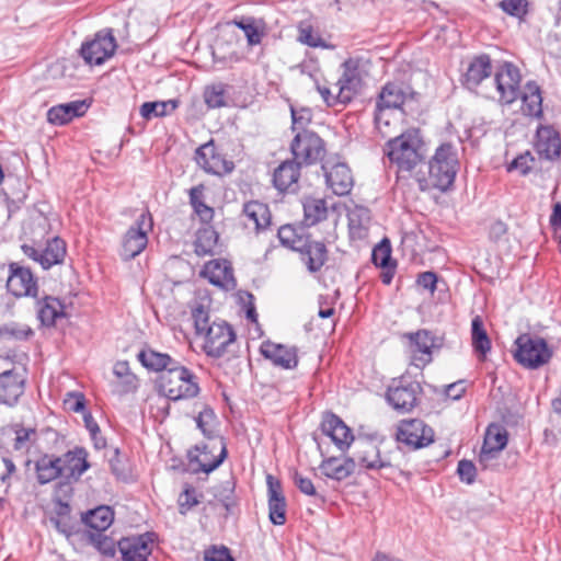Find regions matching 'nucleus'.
<instances>
[{"label":"nucleus","mask_w":561,"mask_h":561,"mask_svg":"<svg viewBox=\"0 0 561 561\" xmlns=\"http://www.w3.org/2000/svg\"><path fill=\"white\" fill-rule=\"evenodd\" d=\"M516 360L527 368H538L549 362L552 350L539 336L523 334L516 340Z\"/></svg>","instance_id":"7"},{"label":"nucleus","mask_w":561,"mask_h":561,"mask_svg":"<svg viewBox=\"0 0 561 561\" xmlns=\"http://www.w3.org/2000/svg\"><path fill=\"white\" fill-rule=\"evenodd\" d=\"M311 117L309 108L295 110L291 107L293 129L295 131L306 130L305 126L311 122Z\"/></svg>","instance_id":"58"},{"label":"nucleus","mask_w":561,"mask_h":561,"mask_svg":"<svg viewBox=\"0 0 561 561\" xmlns=\"http://www.w3.org/2000/svg\"><path fill=\"white\" fill-rule=\"evenodd\" d=\"M178 106V102L174 100L169 101H156L145 102L140 106V115L145 119H151L153 117H162L172 113Z\"/></svg>","instance_id":"45"},{"label":"nucleus","mask_w":561,"mask_h":561,"mask_svg":"<svg viewBox=\"0 0 561 561\" xmlns=\"http://www.w3.org/2000/svg\"><path fill=\"white\" fill-rule=\"evenodd\" d=\"M194 244L198 256L214 255L218 247V233L211 227L202 228L196 233Z\"/></svg>","instance_id":"40"},{"label":"nucleus","mask_w":561,"mask_h":561,"mask_svg":"<svg viewBox=\"0 0 561 561\" xmlns=\"http://www.w3.org/2000/svg\"><path fill=\"white\" fill-rule=\"evenodd\" d=\"M65 316V306L58 298L46 296L37 301V317L42 324L54 325L57 319Z\"/></svg>","instance_id":"31"},{"label":"nucleus","mask_w":561,"mask_h":561,"mask_svg":"<svg viewBox=\"0 0 561 561\" xmlns=\"http://www.w3.org/2000/svg\"><path fill=\"white\" fill-rule=\"evenodd\" d=\"M35 439L36 431L34 428L19 427L15 430L14 449L27 450Z\"/></svg>","instance_id":"52"},{"label":"nucleus","mask_w":561,"mask_h":561,"mask_svg":"<svg viewBox=\"0 0 561 561\" xmlns=\"http://www.w3.org/2000/svg\"><path fill=\"white\" fill-rule=\"evenodd\" d=\"M199 388H158L159 397L168 401H180L184 399H191L198 396Z\"/></svg>","instance_id":"50"},{"label":"nucleus","mask_w":561,"mask_h":561,"mask_svg":"<svg viewBox=\"0 0 561 561\" xmlns=\"http://www.w3.org/2000/svg\"><path fill=\"white\" fill-rule=\"evenodd\" d=\"M295 485L299 489V491L306 495L312 496L317 494L316 488L312 481L300 474L299 472H295L293 476Z\"/></svg>","instance_id":"63"},{"label":"nucleus","mask_w":561,"mask_h":561,"mask_svg":"<svg viewBox=\"0 0 561 561\" xmlns=\"http://www.w3.org/2000/svg\"><path fill=\"white\" fill-rule=\"evenodd\" d=\"M405 99L407 91L401 84L387 83L379 94L377 108L398 110L403 105Z\"/></svg>","instance_id":"38"},{"label":"nucleus","mask_w":561,"mask_h":561,"mask_svg":"<svg viewBox=\"0 0 561 561\" xmlns=\"http://www.w3.org/2000/svg\"><path fill=\"white\" fill-rule=\"evenodd\" d=\"M386 400L400 413L410 412L419 401L416 388H388Z\"/></svg>","instance_id":"28"},{"label":"nucleus","mask_w":561,"mask_h":561,"mask_svg":"<svg viewBox=\"0 0 561 561\" xmlns=\"http://www.w3.org/2000/svg\"><path fill=\"white\" fill-rule=\"evenodd\" d=\"M321 430L341 451L346 450L354 440L351 428L333 413L323 416Z\"/></svg>","instance_id":"18"},{"label":"nucleus","mask_w":561,"mask_h":561,"mask_svg":"<svg viewBox=\"0 0 561 561\" xmlns=\"http://www.w3.org/2000/svg\"><path fill=\"white\" fill-rule=\"evenodd\" d=\"M373 262L376 266L389 267L391 261V249L388 241H382L373 250Z\"/></svg>","instance_id":"53"},{"label":"nucleus","mask_w":561,"mask_h":561,"mask_svg":"<svg viewBox=\"0 0 561 561\" xmlns=\"http://www.w3.org/2000/svg\"><path fill=\"white\" fill-rule=\"evenodd\" d=\"M278 239L282 244L295 251H302V247L307 242L301 236L297 234L296 229L290 225L279 228Z\"/></svg>","instance_id":"49"},{"label":"nucleus","mask_w":561,"mask_h":561,"mask_svg":"<svg viewBox=\"0 0 561 561\" xmlns=\"http://www.w3.org/2000/svg\"><path fill=\"white\" fill-rule=\"evenodd\" d=\"M60 461L61 460L59 457H54L49 455L41 457L35 463L37 481L41 484H46L59 477L62 478V469Z\"/></svg>","instance_id":"37"},{"label":"nucleus","mask_w":561,"mask_h":561,"mask_svg":"<svg viewBox=\"0 0 561 561\" xmlns=\"http://www.w3.org/2000/svg\"><path fill=\"white\" fill-rule=\"evenodd\" d=\"M298 42L313 48H333L332 45L327 44V42L321 37V35L313 30V27L306 23L301 22L298 25Z\"/></svg>","instance_id":"47"},{"label":"nucleus","mask_w":561,"mask_h":561,"mask_svg":"<svg viewBox=\"0 0 561 561\" xmlns=\"http://www.w3.org/2000/svg\"><path fill=\"white\" fill-rule=\"evenodd\" d=\"M193 320L202 348L210 357L222 356L236 340L231 327L225 321L210 322L209 313L203 306L193 310Z\"/></svg>","instance_id":"1"},{"label":"nucleus","mask_w":561,"mask_h":561,"mask_svg":"<svg viewBox=\"0 0 561 561\" xmlns=\"http://www.w3.org/2000/svg\"><path fill=\"white\" fill-rule=\"evenodd\" d=\"M471 339H472V346L474 351L482 357L485 356V354L491 348V341L486 334L485 329L483 328V321L481 317L476 316L472 319L471 322Z\"/></svg>","instance_id":"44"},{"label":"nucleus","mask_w":561,"mask_h":561,"mask_svg":"<svg viewBox=\"0 0 561 561\" xmlns=\"http://www.w3.org/2000/svg\"><path fill=\"white\" fill-rule=\"evenodd\" d=\"M409 340V350L412 355V365L407 375L401 377L404 386H421L423 380L422 368L432 360V350L435 339L427 330H419L404 334Z\"/></svg>","instance_id":"5"},{"label":"nucleus","mask_w":561,"mask_h":561,"mask_svg":"<svg viewBox=\"0 0 561 561\" xmlns=\"http://www.w3.org/2000/svg\"><path fill=\"white\" fill-rule=\"evenodd\" d=\"M266 484L270 520L274 525H284L286 523V500L283 494L282 484L272 474H267Z\"/></svg>","instance_id":"19"},{"label":"nucleus","mask_w":561,"mask_h":561,"mask_svg":"<svg viewBox=\"0 0 561 561\" xmlns=\"http://www.w3.org/2000/svg\"><path fill=\"white\" fill-rule=\"evenodd\" d=\"M396 438L413 448H422L434 442V431L422 420H403L398 425Z\"/></svg>","instance_id":"12"},{"label":"nucleus","mask_w":561,"mask_h":561,"mask_svg":"<svg viewBox=\"0 0 561 561\" xmlns=\"http://www.w3.org/2000/svg\"><path fill=\"white\" fill-rule=\"evenodd\" d=\"M348 229L352 239L362 240L368 234L370 213L367 208L355 206L347 214Z\"/></svg>","instance_id":"32"},{"label":"nucleus","mask_w":561,"mask_h":561,"mask_svg":"<svg viewBox=\"0 0 561 561\" xmlns=\"http://www.w3.org/2000/svg\"><path fill=\"white\" fill-rule=\"evenodd\" d=\"M363 87L362 71L358 61L347 59L342 65V73L339 80L331 87L318 85L317 90L323 101L333 106L337 103L346 104L359 94Z\"/></svg>","instance_id":"4"},{"label":"nucleus","mask_w":561,"mask_h":561,"mask_svg":"<svg viewBox=\"0 0 561 561\" xmlns=\"http://www.w3.org/2000/svg\"><path fill=\"white\" fill-rule=\"evenodd\" d=\"M205 561H236L227 547H216L213 546L205 550L204 552Z\"/></svg>","instance_id":"60"},{"label":"nucleus","mask_w":561,"mask_h":561,"mask_svg":"<svg viewBox=\"0 0 561 561\" xmlns=\"http://www.w3.org/2000/svg\"><path fill=\"white\" fill-rule=\"evenodd\" d=\"M195 160L205 172L210 174L224 175L233 170V163L217 152L213 141L202 145L196 150Z\"/></svg>","instance_id":"16"},{"label":"nucleus","mask_w":561,"mask_h":561,"mask_svg":"<svg viewBox=\"0 0 561 561\" xmlns=\"http://www.w3.org/2000/svg\"><path fill=\"white\" fill-rule=\"evenodd\" d=\"M24 383L23 375L15 368L0 374V386H24Z\"/></svg>","instance_id":"62"},{"label":"nucleus","mask_w":561,"mask_h":561,"mask_svg":"<svg viewBox=\"0 0 561 561\" xmlns=\"http://www.w3.org/2000/svg\"><path fill=\"white\" fill-rule=\"evenodd\" d=\"M458 170L457 149L449 142L442 144L428 161V176L417 179L420 187L446 192L454 184Z\"/></svg>","instance_id":"3"},{"label":"nucleus","mask_w":561,"mask_h":561,"mask_svg":"<svg viewBox=\"0 0 561 561\" xmlns=\"http://www.w3.org/2000/svg\"><path fill=\"white\" fill-rule=\"evenodd\" d=\"M95 548L106 557H114L116 552V543L115 541L103 535H99L93 539Z\"/></svg>","instance_id":"61"},{"label":"nucleus","mask_w":561,"mask_h":561,"mask_svg":"<svg viewBox=\"0 0 561 561\" xmlns=\"http://www.w3.org/2000/svg\"><path fill=\"white\" fill-rule=\"evenodd\" d=\"M199 503L196 491L193 488H186L179 496V507L181 514H186L192 507Z\"/></svg>","instance_id":"57"},{"label":"nucleus","mask_w":561,"mask_h":561,"mask_svg":"<svg viewBox=\"0 0 561 561\" xmlns=\"http://www.w3.org/2000/svg\"><path fill=\"white\" fill-rule=\"evenodd\" d=\"M66 254L65 242L59 238H53L47 242L46 248L41 250L39 263L44 268L62 261Z\"/></svg>","instance_id":"43"},{"label":"nucleus","mask_w":561,"mask_h":561,"mask_svg":"<svg viewBox=\"0 0 561 561\" xmlns=\"http://www.w3.org/2000/svg\"><path fill=\"white\" fill-rule=\"evenodd\" d=\"M385 153L398 172L404 176L420 165L424 158V144L417 129H409L405 133L390 139L385 147Z\"/></svg>","instance_id":"2"},{"label":"nucleus","mask_w":561,"mask_h":561,"mask_svg":"<svg viewBox=\"0 0 561 561\" xmlns=\"http://www.w3.org/2000/svg\"><path fill=\"white\" fill-rule=\"evenodd\" d=\"M190 204L195 214L204 222H209L214 217V209L205 204V186L203 184L192 187L188 192Z\"/></svg>","instance_id":"42"},{"label":"nucleus","mask_w":561,"mask_h":561,"mask_svg":"<svg viewBox=\"0 0 561 561\" xmlns=\"http://www.w3.org/2000/svg\"><path fill=\"white\" fill-rule=\"evenodd\" d=\"M201 276L222 289L230 290L236 287V279L230 263L226 260H211L201 271Z\"/></svg>","instance_id":"17"},{"label":"nucleus","mask_w":561,"mask_h":561,"mask_svg":"<svg viewBox=\"0 0 561 561\" xmlns=\"http://www.w3.org/2000/svg\"><path fill=\"white\" fill-rule=\"evenodd\" d=\"M152 226L151 215L149 213H141L123 237L121 250L123 260H131L146 249L148 233L152 230Z\"/></svg>","instance_id":"8"},{"label":"nucleus","mask_w":561,"mask_h":561,"mask_svg":"<svg viewBox=\"0 0 561 561\" xmlns=\"http://www.w3.org/2000/svg\"><path fill=\"white\" fill-rule=\"evenodd\" d=\"M198 455H190L191 462H196L198 468L196 472L209 473L217 469L227 457V446L222 437L211 440L209 444H205L202 447H196Z\"/></svg>","instance_id":"13"},{"label":"nucleus","mask_w":561,"mask_h":561,"mask_svg":"<svg viewBox=\"0 0 561 561\" xmlns=\"http://www.w3.org/2000/svg\"><path fill=\"white\" fill-rule=\"evenodd\" d=\"M261 351L265 358L285 369L294 368L298 363L297 350L295 347L265 343L262 345Z\"/></svg>","instance_id":"23"},{"label":"nucleus","mask_w":561,"mask_h":561,"mask_svg":"<svg viewBox=\"0 0 561 561\" xmlns=\"http://www.w3.org/2000/svg\"><path fill=\"white\" fill-rule=\"evenodd\" d=\"M535 159L529 152H525L516 157L508 165V171L516 170L522 175H526L534 165Z\"/></svg>","instance_id":"56"},{"label":"nucleus","mask_w":561,"mask_h":561,"mask_svg":"<svg viewBox=\"0 0 561 561\" xmlns=\"http://www.w3.org/2000/svg\"><path fill=\"white\" fill-rule=\"evenodd\" d=\"M204 99L209 107L217 108L226 105V92L221 84L207 87Z\"/></svg>","instance_id":"51"},{"label":"nucleus","mask_w":561,"mask_h":561,"mask_svg":"<svg viewBox=\"0 0 561 561\" xmlns=\"http://www.w3.org/2000/svg\"><path fill=\"white\" fill-rule=\"evenodd\" d=\"M60 458L62 478L67 481H77L90 468L88 451L83 447L68 450Z\"/></svg>","instance_id":"20"},{"label":"nucleus","mask_w":561,"mask_h":561,"mask_svg":"<svg viewBox=\"0 0 561 561\" xmlns=\"http://www.w3.org/2000/svg\"><path fill=\"white\" fill-rule=\"evenodd\" d=\"M301 260L306 264L309 272H318L327 261V248L322 242H306L302 247Z\"/></svg>","instance_id":"33"},{"label":"nucleus","mask_w":561,"mask_h":561,"mask_svg":"<svg viewBox=\"0 0 561 561\" xmlns=\"http://www.w3.org/2000/svg\"><path fill=\"white\" fill-rule=\"evenodd\" d=\"M113 371L117 377L123 378V383L131 385L135 380V376L129 373V365L127 362H117Z\"/></svg>","instance_id":"64"},{"label":"nucleus","mask_w":561,"mask_h":561,"mask_svg":"<svg viewBox=\"0 0 561 561\" xmlns=\"http://www.w3.org/2000/svg\"><path fill=\"white\" fill-rule=\"evenodd\" d=\"M522 76L519 69L511 64L504 62L494 73V82L499 93V101L503 104H511L520 94Z\"/></svg>","instance_id":"9"},{"label":"nucleus","mask_w":561,"mask_h":561,"mask_svg":"<svg viewBox=\"0 0 561 561\" xmlns=\"http://www.w3.org/2000/svg\"><path fill=\"white\" fill-rule=\"evenodd\" d=\"M522 112L525 115L539 117L542 113V98L539 87L535 82H528L520 91Z\"/></svg>","instance_id":"36"},{"label":"nucleus","mask_w":561,"mask_h":561,"mask_svg":"<svg viewBox=\"0 0 561 561\" xmlns=\"http://www.w3.org/2000/svg\"><path fill=\"white\" fill-rule=\"evenodd\" d=\"M50 524L56 528V530L69 538L76 533V524L72 520L71 516H51L49 518Z\"/></svg>","instance_id":"54"},{"label":"nucleus","mask_w":561,"mask_h":561,"mask_svg":"<svg viewBox=\"0 0 561 561\" xmlns=\"http://www.w3.org/2000/svg\"><path fill=\"white\" fill-rule=\"evenodd\" d=\"M358 463L368 470H380L391 466L387 457H381L378 447L371 442H362L356 451Z\"/></svg>","instance_id":"24"},{"label":"nucleus","mask_w":561,"mask_h":561,"mask_svg":"<svg viewBox=\"0 0 561 561\" xmlns=\"http://www.w3.org/2000/svg\"><path fill=\"white\" fill-rule=\"evenodd\" d=\"M507 431L500 424L492 423L488 426L483 445L479 455V462L486 468L499 453L507 445Z\"/></svg>","instance_id":"15"},{"label":"nucleus","mask_w":561,"mask_h":561,"mask_svg":"<svg viewBox=\"0 0 561 561\" xmlns=\"http://www.w3.org/2000/svg\"><path fill=\"white\" fill-rule=\"evenodd\" d=\"M88 110L84 101H73L53 106L47 112V119L54 125H65L75 117L82 116Z\"/></svg>","instance_id":"25"},{"label":"nucleus","mask_w":561,"mask_h":561,"mask_svg":"<svg viewBox=\"0 0 561 561\" xmlns=\"http://www.w3.org/2000/svg\"><path fill=\"white\" fill-rule=\"evenodd\" d=\"M33 335V330L23 323L9 322L0 325V339L5 341H24Z\"/></svg>","instance_id":"48"},{"label":"nucleus","mask_w":561,"mask_h":561,"mask_svg":"<svg viewBox=\"0 0 561 561\" xmlns=\"http://www.w3.org/2000/svg\"><path fill=\"white\" fill-rule=\"evenodd\" d=\"M500 7L510 15L522 18L527 13V0H502Z\"/></svg>","instance_id":"55"},{"label":"nucleus","mask_w":561,"mask_h":561,"mask_svg":"<svg viewBox=\"0 0 561 561\" xmlns=\"http://www.w3.org/2000/svg\"><path fill=\"white\" fill-rule=\"evenodd\" d=\"M243 216L245 218V226L252 225L256 230L266 228L271 222V214L267 205L257 201H252L244 205Z\"/></svg>","instance_id":"34"},{"label":"nucleus","mask_w":561,"mask_h":561,"mask_svg":"<svg viewBox=\"0 0 561 561\" xmlns=\"http://www.w3.org/2000/svg\"><path fill=\"white\" fill-rule=\"evenodd\" d=\"M137 358L148 370L165 371V377L170 383L185 382L190 386L198 385V378L196 375L185 366L180 365L167 353H160L152 348H145L137 354Z\"/></svg>","instance_id":"6"},{"label":"nucleus","mask_w":561,"mask_h":561,"mask_svg":"<svg viewBox=\"0 0 561 561\" xmlns=\"http://www.w3.org/2000/svg\"><path fill=\"white\" fill-rule=\"evenodd\" d=\"M492 73L491 59L486 55H481L472 59L465 73V84L468 89H476L483 79Z\"/></svg>","instance_id":"30"},{"label":"nucleus","mask_w":561,"mask_h":561,"mask_svg":"<svg viewBox=\"0 0 561 561\" xmlns=\"http://www.w3.org/2000/svg\"><path fill=\"white\" fill-rule=\"evenodd\" d=\"M197 427L205 437L215 440L220 436L217 435V416L213 409L205 407L195 419Z\"/></svg>","instance_id":"46"},{"label":"nucleus","mask_w":561,"mask_h":561,"mask_svg":"<svg viewBox=\"0 0 561 561\" xmlns=\"http://www.w3.org/2000/svg\"><path fill=\"white\" fill-rule=\"evenodd\" d=\"M229 24L236 25L243 32L249 46L261 44L265 36V23L262 20L243 16L240 20L231 21Z\"/></svg>","instance_id":"35"},{"label":"nucleus","mask_w":561,"mask_h":561,"mask_svg":"<svg viewBox=\"0 0 561 561\" xmlns=\"http://www.w3.org/2000/svg\"><path fill=\"white\" fill-rule=\"evenodd\" d=\"M116 41L110 30L96 33L95 37L81 47V56L89 65H102L116 50Z\"/></svg>","instance_id":"10"},{"label":"nucleus","mask_w":561,"mask_h":561,"mask_svg":"<svg viewBox=\"0 0 561 561\" xmlns=\"http://www.w3.org/2000/svg\"><path fill=\"white\" fill-rule=\"evenodd\" d=\"M83 523L96 531L106 530L114 520V513L110 506H99L82 517Z\"/></svg>","instance_id":"39"},{"label":"nucleus","mask_w":561,"mask_h":561,"mask_svg":"<svg viewBox=\"0 0 561 561\" xmlns=\"http://www.w3.org/2000/svg\"><path fill=\"white\" fill-rule=\"evenodd\" d=\"M457 472L462 482L471 484L476 480L477 468L472 461L463 459L458 462Z\"/></svg>","instance_id":"59"},{"label":"nucleus","mask_w":561,"mask_h":561,"mask_svg":"<svg viewBox=\"0 0 561 561\" xmlns=\"http://www.w3.org/2000/svg\"><path fill=\"white\" fill-rule=\"evenodd\" d=\"M355 467L353 458L330 457L321 462L320 470L327 478L342 481L354 472Z\"/></svg>","instance_id":"29"},{"label":"nucleus","mask_w":561,"mask_h":561,"mask_svg":"<svg viewBox=\"0 0 561 561\" xmlns=\"http://www.w3.org/2000/svg\"><path fill=\"white\" fill-rule=\"evenodd\" d=\"M304 222L306 226H313L327 218L328 207L322 198L306 197L304 201Z\"/></svg>","instance_id":"41"},{"label":"nucleus","mask_w":561,"mask_h":561,"mask_svg":"<svg viewBox=\"0 0 561 561\" xmlns=\"http://www.w3.org/2000/svg\"><path fill=\"white\" fill-rule=\"evenodd\" d=\"M291 152L299 163H313L324 152L323 141L311 130L297 131L291 142Z\"/></svg>","instance_id":"11"},{"label":"nucleus","mask_w":561,"mask_h":561,"mask_svg":"<svg viewBox=\"0 0 561 561\" xmlns=\"http://www.w3.org/2000/svg\"><path fill=\"white\" fill-rule=\"evenodd\" d=\"M7 288L15 297L31 296L36 290V283L30 270L12 263Z\"/></svg>","instance_id":"21"},{"label":"nucleus","mask_w":561,"mask_h":561,"mask_svg":"<svg viewBox=\"0 0 561 561\" xmlns=\"http://www.w3.org/2000/svg\"><path fill=\"white\" fill-rule=\"evenodd\" d=\"M117 546L124 561H146L152 552L153 534L126 537Z\"/></svg>","instance_id":"14"},{"label":"nucleus","mask_w":561,"mask_h":561,"mask_svg":"<svg viewBox=\"0 0 561 561\" xmlns=\"http://www.w3.org/2000/svg\"><path fill=\"white\" fill-rule=\"evenodd\" d=\"M298 161H285L274 171L273 182L280 192L295 191L300 176Z\"/></svg>","instance_id":"27"},{"label":"nucleus","mask_w":561,"mask_h":561,"mask_svg":"<svg viewBox=\"0 0 561 561\" xmlns=\"http://www.w3.org/2000/svg\"><path fill=\"white\" fill-rule=\"evenodd\" d=\"M328 185L340 196L347 195L354 184L353 175L345 163H336L325 172Z\"/></svg>","instance_id":"22"},{"label":"nucleus","mask_w":561,"mask_h":561,"mask_svg":"<svg viewBox=\"0 0 561 561\" xmlns=\"http://www.w3.org/2000/svg\"><path fill=\"white\" fill-rule=\"evenodd\" d=\"M537 152L548 159L552 160L560 154L561 141L558 133L549 126H541L537 129Z\"/></svg>","instance_id":"26"}]
</instances>
